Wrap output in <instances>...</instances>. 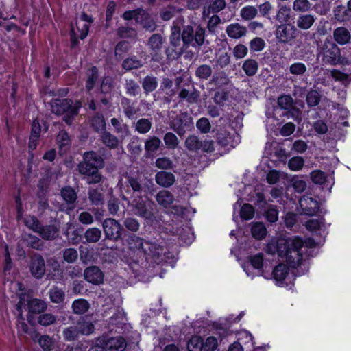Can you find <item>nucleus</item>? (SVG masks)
<instances>
[{"label":"nucleus","instance_id":"obj_1","mask_svg":"<svg viewBox=\"0 0 351 351\" xmlns=\"http://www.w3.org/2000/svg\"><path fill=\"white\" fill-rule=\"evenodd\" d=\"M303 240L298 237L279 239V256L285 258L287 264L293 267H299L303 261Z\"/></svg>","mask_w":351,"mask_h":351},{"label":"nucleus","instance_id":"obj_2","mask_svg":"<svg viewBox=\"0 0 351 351\" xmlns=\"http://www.w3.org/2000/svg\"><path fill=\"white\" fill-rule=\"evenodd\" d=\"M104 167V160L101 156L93 151L86 152L83 154V160L77 165L80 174L88 176V184H97L101 180V175L98 169Z\"/></svg>","mask_w":351,"mask_h":351},{"label":"nucleus","instance_id":"obj_3","mask_svg":"<svg viewBox=\"0 0 351 351\" xmlns=\"http://www.w3.org/2000/svg\"><path fill=\"white\" fill-rule=\"evenodd\" d=\"M80 108V102L77 101L73 105L72 100L69 99H55L51 102L52 112L57 115L65 114L63 120L69 125L72 124Z\"/></svg>","mask_w":351,"mask_h":351},{"label":"nucleus","instance_id":"obj_4","mask_svg":"<svg viewBox=\"0 0 351 351\" xmlns=\"http://www.w3.org/2000/svg\"><path fill=\"white\" fill-rule=\"evenodd\" d=\"M317 58L323 65H336L340 62V49L332 40L325 39L317 47Z\"/></svg>","mask_w":351,"mask_h":351},{"label":"nucleus","instance_id":"obj_5","mask_svg":"<svg viewBox=\"0 0 351 351\" xmlns=\"http://www.w3.org/2000/svg\"><path fill=\"white\" fill-rule=\"evenodd\" d=\"M206 30L200 25L195 27V29L186 25L183 27L181 38L183 43V47L188 48L189 46L200 47L204 45L205 40Z\"/></svg>","mask_w":351,"mask_h":351},{"label":"nucleus","instance_id":"obj_6","mask_svg":"<svg viewBox=\"0 0 351 351\" xmlns=\"http://www.w3.org/2000/svg\"><path fill=\"white\" fill-rule=\"evenodd\" d=\"M274 34L278 43L290 44L297 38L299 30L291 23L280 24L276 26Z\"/></svg>","mask_w":351,"mask_h":351},{"label":"nucleus","instance_id":"obj_7","mask_svg":"<svg viewBox=\"0 0 351 351\" xmlns=\"http://www.w3.org/2000/svg\"><path fill=\"white\" fill-rule=\"evenodd\" d=\"M169 125L174 132L182 136L193 128V118L187 112H181L171 120Z\"/></svg>","mask_w":351,"mask_h":351},{"label":"nucleus","instance_id":"obj_8","mask_svg":"<svg viewBox=\"0 0 351 351\" xmlns=\"http://www.w3.org/2000/svg\"><path fill=\"white\" fill-rule=\"evenodd\" d=\"M152 202H147L142 196H135L130 202V206L136 215L145 219H149L153 215Z\"/></svg>","mask_w":351,"mask_h":351},{"label":"nucleus","instance_id":"obj_9","mask_svg":"<svg viewBox=\"0 0 351 351\" xmlns=\"http://www.w3.org/2000/svg\"><path fill=\"white\" fill-rule=\"evenodd\" d=\"M128 186H130L133 192L132 197L135 196H141L142 193L154 191V184L151 180H145L144 182L140 178L129 177L127 180Z\"/></svg>","mask_w":351,"mask_h":351},{"label":"nucleus","instance_id":"obj_10","mask_svg":"<svg viewBox=\"0 0 351 351\" xmlns=\"http://www.w3.org/2000/svg\"><path fill=\"white\" fill-rule=\"evenodd\" d=\"M102 227L106 239L113 241H117L121 239L123 227L116 219H106L103 222Z\"/></svg>","mask_w":351,"mask_h":351},{"label":"nucleus","instance_id":"obj_11","mask_svg":"<svg viewBox=\"0 0 351 351\" xmlns=\"http://www.w3.org/2000/svg\"><path fill=\"white\" fill-rule=\"evenodd\" d=\"M99 342L106 351H124L127 345L121 337L108 338L102 336L99 337Z\"/></svg>","mask_w":351,"mask_h":351},{"label":"nucleus","instance_id":"obj_12","mask_svg":"<svg viewBox=\"0 0 351 351\" xmlns=\"http://www.w3.org/2000/svg\"><path fill=\"white\" fill-rule=\"evenodd\" d=\"M61 196L66 205L62 204L60 207V210L69 214L75 208L77 194L71 187L68 186L61 190Z\"/></svg>","mask_w":351,"mask_h":351},{"label":"nucleus","instance_id":"obj_13","mask_svg":"<svg viewBox=\"0 0 351 351\" xmlns=\"http://www.w3.org/2000/svg\"><path fill=\"white\" fill-rule=\"evenodd\" d=\"M145 242L142 238L136 235L130 236L127 239L130 251L136 254L138 258H142L145 257V251L146 250Z\"/></svg>","mask_w":351,"mask_h":351},{"label":"nucleus","instance_id":"obj_14","mask_svg":"<svg viewBox=\"0 0 351 351\" xmlns=\"http://www.w3.org/2000/svg\"><path fill=\"white\" fill-rule=\"evenodd\" d=\"M84 277L89 283L98 285L103 283L104 275L99 267L90 266L84 269Z\"/></svg>","mask_w":351,"mask_h":351},{"label":"nucleus","instance_id":"obj_15","mask_svg":"<svg viewBox=\"0 0 351 351\" xmlns=\"http://www.w3.org/2000/svg\"><path fill=\"white\" fill-rule=\"evenodd\" d=\"M148 46L151 50L152 59L158 60L161 58V50L163 44L162 37L159 34H153L148 40Z\"/></svg>","mask_w":351,"mask_h":351},{"label":"nucleus","instance_id":"obj_16","mask_svg":"<svg viewBox=\"0 0 351 351\" xmlns=\"http://www.w3.org/2000/svg\"><path fill=\"white\" fill-rule=\"evenodd\" d=\"M299 203L303 213L307 215H314L319 208L318 202L308 195L301 197Z\"/></svg>","mask_w":351,"mask_h":351},{"label":"nucleus","instance_id":"obj_17","mask_svg":"<svg viewBox=\"0 0 351 351\" xmlns=\"http://www.w3.org/2000/svg\"><path fill=\"white\" fill-rule=\"evenodd\" d=\"M181 40V36H170V43L173 49L169 47L166 49L165 51L168 58L176 59L182 54L184 47L183 46L180 47Z\"/></svg>","mask_w":351,"mask_h":351},{"label":"nucleus","instance_id":"obj_18","mask_svg":"<svg viewBox=\"0 0 351 351\" xmlns=\"http://www.w3.org/2000/svg\"><path fill=\"white\" fill-rule=\"evenodd\" d=\"M30 271L36 278H40L45 272L44 258L39 254L34 255L31 260Z\"/></svg>","mask_w":351,"mask_h":351},{"label":"nucleus","instance_id":"obj_19","mask_svg":"<svg viewBox=\"0 0 351 351\" xmlns=\"http://www.w3.org/2000/svg\"><path fill=\"white\" fill-rule=\"evenodd\" d=\"M99 136L102 143L111 149H117L123 141L119 136L106 130L102 132Z\"/></svg>","mask_w":351,"mask_h":351},{"label":"nucleus","instance_id":"obj_20","mask_svg":"<svg viewBox=\"0 0 351 351\" xmlns=\"http://www.w3.org/2000/svg\"><path fill=\"white\" fill-rule=\"evenodd\" d=\"M148 12L142 8H137L133 10L125 11L123 14V18L125 20L134 19L136 23L142 25L144 21L149 17Z\"/></svg>","mask_w":351,"mask_h":351},{"label":"nucleus","instance_id":"obj_21","mask_svg":"<svg viewBox=\"0 0 351 351\" xmlns=\"http://www.w3.org/2000/svg\"><path fill=\"white\" fill-rule=\"evenodd\" d=\"M316 17L311 14H299L296 20V27L301 30H308L315 24Z\"/></svg>","mask_w":351,"mask_h":351},{"label":"nucleus","instance_id":"obj_22","mask_svg":"<svg viewBox=\"0 0 351 351\" xmlns=\"http://www.w3.org/2000/svg\"><path fill=\"white\" fill-rule=\"evenodd\" d=\"M146 250L145 251V257L146 259L149 257L154 259L156 261L157 259L163 254L164 249L162 246L158 245L156 243L150 241L145 242Z\"/></svg>","mask_w":351,"mask_h":351},{"label":"nucleus","instance_id":"obj_23","mask_svg":"<svg viewBox=\"0 0 351 351\" xmlns=\"http://www.w3.org/2000/svg\"><path fill=\"white\" fill-rule=\"evenodd\" d=\"M155 180L160 186L168 188L174 184L176 178L172 173L161 171L155 175Z\"/></svg>","mask_w":351,"mask_h":351},{"label":"nucleus","instance_id":"obj_24","mask_svg":"<svg viewBox=\"0 0 351 351\" xmlns=\"http://www.w3.org/2000/svg\"><path fill=\"white\" fill-rule=\"evenodd\" d=\"M226 32L230 38L239 39L246 36L247 29L246 27L235 23L228 25Z\"/></svg>","mask_w":351,"mask_h":351},{"label":"nucleus","instance_id":"obj_25","mask_svg":"<svg viewBox=\"0 0 351 351\" xmlns=\"http://www.w3.org/2000/svg\"><path fill=\"white\" fill-rule=\"evenodd\" d=\"M332 36L335 41L340 45L349 43L351 39L350 32L345 27H339L335 29Z\"/></svg>","mask_w":351,"mask_h":351},{"label":"nucleus","instance_id":"obj_26","mask_svg":"<svg viewBox=\"0 0 351 351\" xmlns=\"http://www.w3.org/2000/svg\"><path fill=\"white\" fill-rule=\"evenodd\" d=\"M112 125L114 128V132L123 141L130 134L129 126L126 123H123L121 121L117 118H112L110 120Z\"/></svg>","mask_w":351,"mask_h":351},{"label":"nucleus","instance_id":"obj_27","mask_svg":"<svg viewBox=\"0 0 351 351\" xmlns=\"http://www.w3.org/2000/svg\"><path fill=\"white\" fill-rule=\"evenodd\" d=\"M226 6L225 0H210L207 5L204 8L203 15L208 16L210 13H217L223 10Z\"/></svg>","mask_w":351,"mask_h":351},{"label":"nucleus","instance_id":"obj_28","mask_svg":"<svg viewBox=\"0 0 351 351\" xmlns=\"http://www.w3.org/2000/svg\"><path fill=\"white\" fill-rule=\"evenodd\" d=\"M75 325L80 335H90L94 332L95 329L93 323L87 321L84 317L80 318Z\"/></svg>","mask_w":351,"mask_h":351},{"label":"nucleus","instance_id":"obj_29","mask_svg":"<svg viewBox=\"0 0 351 351\" xmlns=\"http://www.w3.org/2000/svg\"><path fill=\"white\" fill-rule=\"evenodd\" d=\"M158 204L163 208H168L174 202L173 195L169 191L162 190L156 195Z\"/></svg>","mask_w":351,"mask_h":351},{"label":"nucleus","instance_id":"obj_30","mask_svg":"<svg viewBox=\"0 0 351 351\" xmlns=\"http://www.w3.org/2000/svg\"><path fill=\"white\" fill-rule=\"evenodd\" d=\"M27 308L29 313L38 314L45 311L47 304L42 300L32 298L28 300Z\"/></svg>","mask_w":351,"mask_h":351},{"label":"nucleus","instance_id":"obj_31","mask_svg":"<svg viewBox=\"0 0 351 351\" xmlns=\"http://www.w3.org/2000/svg\"><path fill=\"white\" fill-rule=\"evenodd\" d=\"M121 105L124 114L129 119H133L138 112V108L128 98L122 99Z\"/></svg>","mask_w":351,"mask_h":351},{"label":"nucleus","instance_id":"obj_32","mask_svg":"<svg viewBox=\"0 0 351 351\" xmlns=\"http://www.w3.org/2000/svg\"><path fill=\"white\" fill-rule=\"evenodd\" d=\"M133 125L136 132L140 134H145L150 131L152 123L149 119L141 118L134 122Z\"/></svg>","mask_w":351,"mask_h":351},{"label":"nucleus","instance_id":"obj_33","mask_svg":"<svg viewBox=\"0 0 351 351\" xmlns=\"http://www.w3.org/2000/svg\"><path fill=\"white\" fill-rule=\"evenodd\" d=\"M217 142L222 147H228L232 148L237 144V141L228 132H219L217 134Z\"/></svg>","mask_w":351,"mask_h":351},{"label":"nucleus","instance_id":"obj_34","mask_svg":"<svg viewBox=\"0 0 351 351\" xmlns=\"http://www.w3.org/2000/svg\"><path fill=\"white\" fill-rule=\"evenodd\" d=\"M37 232L46 240H52L57 237L58 230V228L52 225L40 226Z\"/></svg>","mask_w":351,"mask_h":351},{"label":"nucleus","instance_id":"obj_35","mask_svg":"<svg viewBox=\"0 0 351 351\" xmlns=\"http://www.w3.org/2000/svg\"><path fill=\"white\" fill-rule=\"evenodd\" d=\"M199 92L193 88L192 90H189L186 88H182L179 93V98L182 100H185L188 103L194 104L196 103L199 99Z\"/></svg>","mask_w":351,"mask_h":351},{"label":"nucleus","instance_id":"obj_36","mask_svg":"<svg viewBox=\"0 0 351 351\" xmlns=\"http://www.w3.org/2000/svg\"><path fill=\"white\" fill-rule=\"evenodd\" d=\"M291 12L290 8L287 5H281L276 12L275 19L280 24L289 23L291 19Z\"/></svg>","mask_w":351,"mask_h":351},{"label":"nucleus","instance_id":"obj_37","mask_svg":"<svg viewBox=\"0 0 351 351\" xmlns=\"http://www.w3.org/2000/svg\"><path fill=\"white\" fill-rule=\"evenodd\" d=\"M158 86L157 78L152 75H147L142 81V87L145 94H149L156 89Z\"/></svg>","mask_w":351,"mask_h":351},{"label":"nucleus","instance_id":"obj_38","mask_svg":"<svg viewBox=\"0 0 351 351\" xmlns=\"http://www.w3.org/2000/svg\"><path fill=\"white\" fill-rule=\"evenodd\" d=\"M143 66V62L141 60L138 59L136 56H133L125 59L122 62L123 69L130 71L136 69Z\"/></svg>","mask_w":351,"mask_h":351},{"label":"nucleus","instance_id":"obj_39","mask_svg":"<svg viewBox=\"0 0 351 351\" xmlns=\"http://www.w3.org/2000/svg\"><path fill=\"white\" fill-rule=\"evenodd\" d=\"M161 145V141L156 136H149L145 141V149L147 153L156 152Z\"/></svg>","mask_w":351,"mask_h":351},{"label":"nucleus","instance_id":"obj_40","mask_svg":"<svg viewBox=\"0 0 351 351\" xmlns=\"http://www.w3.org/2000/svg\"><path fill=\"white\" fill-rule=\"evenodd\" d=\"M89 303L84 299L75 300L72 304V309L75 314L82 315L88 311Z\"/></svg>","mask_w":351,"mask_h":351},{"label":"nucleus","instance_id":"obj_41","mask_svg":"<svg viewBox=\"0 0 351 351\" xmlns=\"http://www.w3.org/2000/svg\"><path fill=\"white\" fill-rule=\"evenodd\" d=\"M201 141L195 135H189L184 141V146L191 152H197L200 150Z\"/></svg>","mask_w":351,"mask_h":351},{"label":"nucleus","instance_id":"obj_42","mask_svg":"<svg viewBox=\"0 0 351 351\" xmlns=\"http://www.w3.org/2000/svg\"><path fill=\"white\" fill-rule=\"evenodd\" d=\"M242 69L247 76H254L257 73L258 64L254 59H247L243 62Z\"/></svg>","mask_w":351,"mask_h":351},{"label":"nucleus","instance_id":"obj_43","mask_svg":"<svg viewBox=\"0 0 351 351\" xmlns=\"http://www.w3.org/2000/svg\"><path fill=\"white\" fill-rule=\"evenodd\" d=\"M49 298L53 303L60 304L64 300V291L58 287H53L49 291Z\"/></svg>","mask_w":351,"mask_h":351},{"label":"nucleus","instance_id":"obj_44","mask_svg":"<svg viewBox=\"0 0 351 351\" xmlns=\"http://www.w3.org/2000/svg\"><path fill=\"white\" fill-rule=\"evenodd\" d=\"M91 125L95 131L97 133L101 134L106 130V121L102 114H95L92 119Z\"/></svg>","mask_w":351,"mask_h":351},{"label":"nucleus","instance_id":"obj_45","mask_svg":"<svg viewBox=\"0 0 351 351\" xmlns=\"http://www.w3.org/2000/svg\"><path fill=\"white\" fill-rule=\"evenodd\" d=\"M128 151L134 156H139L142 152V147L138 136H132L127 145Z\"/></svg>","mask_w":351,"mask_h":351},{"label":"nucleus","instance_id":"obj_46","mask_svg":"<svg viewBox=\"0 0 351 351\" xmlns=\"http://www.w3.org/2000/svg\"><path fill=\"white\" fill-rule=\"evenodd\" d=\"M88 198L93 205L99 206L104 204V195L97 189L90 188Z\"/></svg>","mask_w":351,"mask_h":351},{"label":"nucleus","instance_id":"obj_47","mask_svg":"<svg viewBox=\"0 0 351 351\" xmlns=\"http://www.w3.org/2000/svg\"><path fill=\"white\" fill-rule=\"evenodd\" d=\"M293 10L299 13H306L311 10L312 5L308 0H294Z\"/></svg>","mask_w":351,"mask_h":351},{"label":"nucleus","instance_id":"obj_48","mask_svg":"<svg viewBox=\"0 0 351 351\" xmlns=\"http://www.w3.org/2000/svg\"><path fill=\"white\" fill-rule=\"evenodd\" d=\"M213 73V69L210 65L201 64L195 70V76L201 80H208Z\"/></svg>","mask_w":351,"mask_h":351},{"label":"nucleus","instance_id":"obj_49","mask_svg":"<svg viewBox=\"0 0 351 351\" xmlns=\"http://www.w3.org/2000/svg\"><path fill=\"white\" fill-rule=\"evenodd\" d=\"M251 232L253 237L256 239H262L267 234V229L264 224L261 222L254 223L252 226Z\"/></svg>","mask_w":351,"mask_h":351},{"label":"nucleus","instance_id":"obj_50","mask_svg":"<svg viewBox=\"0 0 351 351\" xmlns=\"http://www.w3.org/2000/svg\"><path fill=\"white\" fill-rule=\"evenodd\" d=\"M289 269L284 264H279L273 270L274 278L277 282H282L288 274Z\"/></svg>","mask_w":351,"mask_h":351},{"label":"nucleus","instance_id":"obj_51","mask_svg":"<svg viewBox=\"0 0 351 351\" xmlns=\"http://www.w3.org/2000/svg\"><path fill=\"white\" fill-rule=\"evenodd\" d=\"M101 232L99 228H88L84 233V238L88 243H96L99 241Z\"/></svg>","mask_w":351,"mask_h":351},{"label":"nucleus","instance_id":"obj_52","mask_svg":"<svg viewBox=\"0 0 351 351\" xmlns=\"http://www.w3.org/2000/svg\"><path fill=\"white\" fill-rule=\"evenodd\" d=\"M62 335L64 340L67 341H73L76 340L80 335L77 330L76 325L70 326L65 328L62 331Z\"/></svg>","mask_w":351,"mask_h":351},{"label":"nucleus","instance_id":"obj_53","mask_svg":"<svg viewBox=\"0 0 351 351\" xmlns=\"http://www.w3.org/2000/svg\"><path fill=\"white\" fill-rule=\"evenodd\" d=\"M321 100V95L316 90H309L306 97V104L309 107L317 106Z\"/></svg>","mask_w":351,"mask_h":351},{"label":"nucleus","instance_id":"obj_54","mask_svg":"<svg viewBox=\"0 0 351 351\" xmlns=\"http://www.w3.org/2000/svg\"><path fill=\"white\" fill-rule=\"evenodd\" d=\"M163 141L166 147L172 149L177 148L180 143L176 135L171 132H167L164 135Z\"/></svg>","mask_w":351,"mask_h":351},{"label":"nucleus","instance_id":"obj_55","mask_svg":"<svg viewBox=\"0 0 351 351\" xmlns=\"http://www.w3.org/2000/svg\"><path fill=\"white\" fill-rule=\"evenodd\" d=\"M125 88L126 93L132 97H135L140 91V86L138 84L132 79L125 80Z\"/></svg>","mask_w":351,"mask_h":351},{"label":"nucleus","instance_id":"obj_56","mask_svg":"<svg viewBox=\"0 0 351 351\" xmlns=\"http://www.w3.org/2000/svg\"><path fill=\"white\" fill-rule=\"evenodd\" d=\"M24 241L27 246L36 250H41L43 246V242L40 239L32 234L25 235L24 237Z\"/></svg>","mask_w":351,"mask_h":351},{"label":"nucleus","instance_id":"obj_57","mask_svg":"<svg viewBox=\"0 0 351 351\" xmlns=\"http://www.w3.org/2000/svg\"><path fill=\"white\" fill-rule=\"evenodd\" d=\"M257 13L258 10L254 6L248 5L241 10L240 16L243 19L250 21L253 19L257 15Z\"/></svg>","mask_w":351,"mask_h":351},{"label":"nucleus","instance_id":"obj_58","mask_svg":"<svg viewBox=\"0 0 351 351\" xmlns=\"http://www.w3.org/2000/svg\"><path fill=\"white\" fill-rule=\"evenodd\" d=\"M304 165V160L301 156H293L288 161V167L291 171H300L303 168Z\"/></svg>","mask_w":351,"mask_h":351},{"label":"nucleus","instance_id":"obj_59","mask_svg":"<svg viewBox=\"0 0 351 351\" xmlns=\"http://www.w3.org/2000/svg\"><path fill=\"white\" fill-rule=\"evenodd\" d=\"M88 79L86 83V88L88 90H91L98 77V70L95 66L90 69L87 72Z\"/></svg>","mask_w":351,"mask_h":351},{"label":"nucleus","instance_id":"obj_60","mask_svg":"<svg viewBox=\"0 0 351 351\" xmlns=\"http://www.w3.org/2000/svg\"><path fill=\"white\" fill-rule=\"evenodd\" d=\"M203 339L199 336H193L187 344L189 351H200L202 350Z\"/></svg>","mask_w":351,"mask_h":351},{"label":"nucleus","instance_id":"obj_61","mask_svg":"<svg viewBox=\"0 0 351 351\" xmlns=\"http://www.w3.org/2000/svg\"><path fill=\"white\" fill-rule=\"evenodd\" d=\"M62 256L66 262L73 263L78 258V253L75 249L70 247L62 251Z\"/></svg>","mask_w":351,"mask_h":351},{"label":"nucleus","instance_id":"obj_62","mask_svg":"<svg viewBox=\"0 0 351 351\" xmlns=\"http://www.w3.org/2000/svg\"><path fill=\"white\" fill-rule=\"evenodd\" d=\"M334 16L336 20L343 22L348 19V10L343 5H338L333 10Z\"/></svg>","mask_w":351,"mask_h":351},{"label":"nucleus","instance_id":"obj_63","mask_svg":"<svg viewBox=\"0 0 351 351\" xmlns=\"http://www.w3.org/2000/svg\"><path fill=\"white\" fill-rule=\"evenodd\" d=\"M57 141L61 150H66L71 143L68 133L64 130L59 132L57 136Z\"/></svg>","mask_w":351,"mask_h":351},{"label":"nucleus","instance_id":"obj_64","mask_svg":"<svg viewBox=\"0 0 351 351\" xmlns=\"http://www.w3.org/2000/svg\"><path fill=\"white\" fill-rule=\"evenodd\" d=\"M278 104L282 109L289 110L293 106V99L290 95H282L278 98Z\"/></svg>","mask_w":351,"mask_h":351}]
</instances>
